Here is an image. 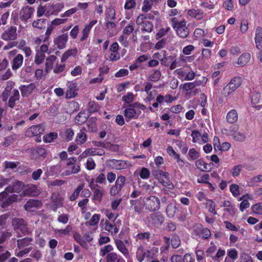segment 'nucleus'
<instances>
[{
    "mask_svg": "<svg viewBox=\"0 0 262 262\" xmlns=\"http://www.w3.org/2000/svg\"><path fill=\"white\" fill-rule=\"evenodd\" d=\"M15 85L14 81H8L1 95L3 102H5L8 107L12 109L15 107L20 99L19 91L14 88Z\"/></svg>",
    "mask_w": 262,
    "mask_h": 262,
    "instance_id": "obj_1",
    "label": "nucleus"
},
{
    "mask_svg": "<svg viewBox=\"0 0 262 262\" xmlns=\"http://www.w3.org/2000/svg\"><path fill=\"white\" fill-rule=\"evenodd\" d=\"M136 108L144 111L146 109V106L139 102L129 104L123 111V115L126 122L139 118L141 112L140 111H137L136 110Z\"/></svg>",
    "mask_w": 262,
    "mask_h": 262,
    "instance_id": "obj_2",
    "label": "nucleus"
},
{
    "mask_svg": "<svg viewBox=\"0 0 262 262\" xmlns=\"http://www.w3.org/2000/svg\"><path fill=\"white\" fill-rule=\"evenodd\" d=\"M242 78L240 76L234 77L225 86L222 91V95L227 97L235 92L242 84Z\"/></svg>",
    "mask_w": 262,
    "mask_h": 262,
    "instance_id": "obj_3",
    "label": "nucleus"
},
{
    "mask_svg": "<svg viewBox=\"0 0 262 262\" xmlns=\"http://www.w3.org/2000/svg\"><path fill=\"white\" fill-rule=\"evenodd\" d=\"M45 130V126L42 124L32 125L25 132V135L29 138L36 137L35 141L40 142L41 136Z\"/></svg>",
    "mask_w": 262,
    "mask_h": 262,
    "instance_id": "obj_4",
    "label": "nucleus"
},
{
    "mask_svg": "<svg viewBox=\"0 0 262 262\" xmlns=\"http://www.w3.org/2000/svg\"><path fill=\"white\" fill-rule=\"evenodd\" d=\"M144 206L149 211H158L160 208V200L156 196L149 195L143 198Z\"/></svg>",
    "mask_w": 262,
    "mask_h": 262,
    "instance_id": "obj_5",
    "label": "nucleus"
},
{
    "mask_svg": "<svg viewBox=\"0 0 262 262\" xmlns=\"http://www.w3.org/2000/svg\"><path fill=\"white\" fill-rule=\"evenodd\" d=\"M18 196L16 194L9 195L6 191L0 193V206L3 208H7L12 203L16 202Z\"/></svg>",
    "mask_w": 262,
    "mask_h": 262,
    "instance_id": "obj_6",
    "label": "nucleus"
},
{
    "mask_svg": "<svg viewBox=\"0 0 262 262\" xmlns=\"http://www.w3.org/2000/svg\"><path fill=\"white\" fill-rule=\"evenodd\" d=\"M137 25L141 26L142 32L150 33L153 31L154 26L151 22L146 20V16L144 14H140L137 18Z\"/></svg>",
    "mask_w": 262,
    "mask_h": 262,
    "instance_id": "obj_7",
    "label": "nucleus"
},
{
    "mask_svg": "<svg viewBox=\"0 0 262 262\" xmlns=\"http://www.w3.org/2000/svg\"><path fill=\"white\" fill-rule=\"evenodd\" d=\"M126 180L125 177L123 176H118L115 185L112 186L110 188V194L112 196L117 194L124 187Z\"/></svg>",
    "mask_w": 262,
    "mask_h": 262,
    "instance_id": "obj_8",
    "label": "nucleus"
},
{
    "mask_svg": "<svg viewBox=\"0 0 262 262\" xmlns=\"http://www.w3.org/2000/svg\"><path fill=\"white\" fill-rule=\"evenodd\" d=\"M17 36V28L13 26L8 27L1 35L2 39L5 41L15 40Z\"/></svg>",
    "mask_w": 262,
    "mask_h": 262,
    "instance_id": "obj_9",
    "label": "nucleus"
},
{
    "mask_svg": "<svg viewBox=\"0 0 262 262\" xmlns=\"http://www.w3.org/2000/svg\"><path fill=\"white\" fill-rule=\"evenodd\" d=\"M193 232L195 235L205 239H208L211 236L210 230L201 224L195 227Z\"/></svg>",
    "mask_w": 262,
    "mask_h": 262,
    "instance_id": "obj_10",
    "label": "nucleus"
},
{
    "mask_svg": "<svg viewBox=\"0 0 262 262\" xmlns=\"http://www.w3.org/2000/svg\"><path fill=\"white\" fill-rule=\"evenodd\" d=\"M24 186V185L22 182L15 180L14 182H12L11 183L5 188V190L8 193H19L21 191Z\"/></svg>",
    "mask_w": 262,
    "mask_h": 262,
    "instance_id": "obj_11",
    "label": "nucleus"
},
{
    "mask_svg": "<svg viewBox=\"0 0 262 262\" xmlns=\"http://www.w3.org/2000/svg\"><path fill=\"white\" fill-rule=\"evenodd\" d=\"M34 12V9L29 6H26L22 8L20 11V18L25 22L31 17Z\"/></svg>",
    "mask_w": 262,
    "mask_h": 262,
    "instance_id": "obj_12",
    "label": "nucleus"
},
{
    "mask_svg": "<svg viewBox=\"0 0 262 262\" xmlns=\"http://www.w3.org/2000/svg\"><path fill=\"white\" fill-rule=\"evenodd\" d=\"M186 23L187 21L185 20L183 23H182L174 29L177 35L180 38H185L189 34V30L186 27Z\"/></svg>",
    "mask_w": 262,
    "mask_h": 262,
    "instance_id": "obj_13",
    "label": "nucleus"
},
{
    "mask_svg": "<svg viewBox=\"0 0 262 262\" xmlns=\"http://www.w3.org/2000/svg\"><path fill=\"white\" fill-rule=\"evenodd\" d=\"M68 89L66 92V97L68 98H72L76 96L78 91L77 84L76 82H68L67 84Z\"/></svg>",
    "mask_w": 262,
    "mask_h": 262,
    "instance_id": "obj_14",
    "label": "nucleus"
},
{
    "mask_svg": "<svg viewBox=\"0 0 262 262\" xmlns=\"http://www.w3.org/2000/svg\"><path fill=\"white\" fill-rule=\"evenodd\" d=\"M21 96L23 97L29 96L36 89V85L34 83H31L28 85H21L19 88Z\"/></svg>",
    "mask_w": 262,
    "mask_h": 262,
    "instance_id": "obj_15",
    "label": "nucleus"
},
{
    "mask_svg": "<svg viewBox=\"0 0 262 262\" xmlns=\"http://www.w3.org/2000/svg\"><path fill=\"white\" fill-rule=\"evenodd\" d=\"M150 222L155 226H160L164 222L165 217L160 212L152 213L150 216Z\"/></svg>",
    "mask_w": 262,
    "mask_h": 262,
    "instance_id": "obj_16",
    "label": "nucleus"
},
{
    "mask_svg": "<svg viewBox=\"0 0 262 262\" xmlns=\"http://www.w3.org/2000/svg\"><path fill=\"white\" fill-rule=\"evenodd\" d=\"M253 107L257 110L262 108V96L259 93H254L251 96Z\"/></svg>",
    "mask_w": 262,
    "mask_h": 262,
    "instance_id": "obj_17",
    "label": "nucleus"
},
{
    "mask_svg": "<svg viewBox=\"0 0 262 262\" xmlns=\"http://www.w3.org/2000/svg\"><path fill=\"white\" fill-rule=\"evenodd\" d=\"M130 208L136 213H140L143 209V199L142 197L136 200H130L129 201Z\"/></svg>",
    "mask_w": 262,
    "mask_h": 262,
    "instance_id": "obj_18",
    "label": "nucleus"
},
{
    "mask_svg": "<svg viewBox=\"0 0 262 262\" xmlns=\"http://www.w3.org/2000/svg\"><path fill=\"white\" fill-rule=\"evenodd\" d=\"M162 52L163 53V56L159 53H156L154 54V57L158 59L160 61L161 64L162 66L164 67H168L170 62L168 60L170 59V60H172L173 57L171 56L167 57L166 55V51H163Z\"/></svg>",
    "mask_w": 262,
    "mask_h": 262,
    "instance_id": "obj_19",
    "label": "nucleus"
},
{
    "mask_svg": "<svg viewBox=\"0 0 262 262\" xmlns=\"http://www.w3.org/2000/svg\"><path fill=\"white\" fill-rule=\"evenodd\" d=\"M39 191L35 185H28L23 190L21 195L36 196L38 195Z\"/></svg>",
    "mask_w": 262,
    "mask_h": 262,
    "instance_id": "obj_20",
    "label": "nucleus"
},
{
    "mask_svg": "<svg viewBox=\"0 0 262 262\" xmlns=\"http://www.w3.org/2000/svg\"><path fill=\"white\" fill-rule=\"evenodd\" d=\"M68 39V35L67 34H62L58 36L54 40L55 45L57 46L59 49L65 48L66 43Z\"/></svg>",
    "mask_w": 262,
    "mask_h": 262,
    "instance_id": "obj_21",
    "label": "nucleus"
},
{
    "mask_svg": "<svg viewBox=\"0 0 262 262\" xmlns=\"http://www.w3.org/2000/svg\"><path fill=\"white\" fill-rule=\"evenodd\" d=\"M42 206V203L40 201L34 199H30L24 206V208L26 211H31L33 208H39Z\"/></svg>",
    "mask_w": 262,
    "mask_h": 262,
    "instance_id": "obj_22",
    "label": "nucleus"
},
{
    "mask_svg": "<svg viewBox=\"0 0 262 262\" xmlns=\"http://www.w3.org/2000/svg\"><path fill=\"white\" fill-rule=\"evenodd\" d=\"M151 237V233L149 231L139 232L134 236L137 242H149Z\"/></svg>",
    "mask_w": 262,
    "mask_h": 262,
    "instance_id": "obj_23",
    "label": "nucleus"
},
{
    "mask_svg": "<svg viewBox=\"0 0 262 262\" xmlns=\"http://www.w3.org/2000/svg\"><path fill=\"white\" fill-rule=\"evenodd\" d=\"M24 61V57L20 54H17L12 60V69L13 70L16 71L19 69L23 65Z\"/></svg>",
    "mask_w": 262,
    "mask_h": 262,
    "instance_id": "obj_24",
    "label": "nucleus"
},
{
    "mask_svg": "<svg viewBox=\"0 0 262 262\" xmlns=\"http://www.w3.org/2000/svg\"><path fill=\"white\" fill-rule=\"evenodd\" d=\"M251 59V55L249 53L245 52L238 57L236 62L240 67H244L247 65Z\"/></svg>",
    "mask_w": 262,
    "mask_h": 262,
    "instance_id": "obj_25",
    "label": "nucleus"
},
{
    "mask_svg": "<svg viewBox=\"0 0 262 262\" xmlns=\"http://www.w3.org/2000/svg\"><path fill=\"white\" fill-rule=\"evenodd\" d=\"M106 262H125L124 259L115 252H111L106 254Z\"/></svg>",
    "mask_w": 262,
    "mask_h": 262,
    "instance_id": "obj_26",
    "label": "nucleus"
},
{
    "mask_svg": "<svg viewBox=\"0 0 262 262\" xmlns=\"http://www.w3.org/2000/svg\"><path fill=\"white\" fill-rule=\"evenodd\" d=\"M255 42L257 49H262V28L258 27L256 29Z\"/></svg>",
    "mask_w": 262,
    "mask_h": 262,
    "instance_id": "obj_27",
    "label": "nucleus"
},
{
    "mask_svg": "<svg viewBox=\"0 0 262 262\" xmlns=\"http://www.w3.org/2000/svg\"><path fill=\"white\" fill-rule=\"evenodd\" d=\"M33 239L31 237H26L23 238L18 239L17 240V248L19 249H23L26 247L31 245Z\"/></svg>",
    "mask_w": 262,
    "mask_h": 262,
    "instance_id": "obj_28",
    "label": "nucleus"
},
{
    "mask_svg": "<svg viewBox=\"0 0 262 262\" xmlns=\"http://www.w3.org/2000/svg\"><path fill=\"white\" fill-rule=\"evenodd\" d=\"M115 243L117 249L121 252L124 256L127 257L129 255V252L123 242L121 239H116L115 240Z\"/></svg>",
    "mask_w": 262,
    "mask_h": 262,
    "instance_id": "obj_29",
    "label": "nucleus"
},
{
    "mask_svg": "<svg viewBox=\"0 0 262 262\" xmlns=\"http://www.w3.org/2000/svg\"><path fill=\"white\" fill-rule=\"evenodd\" d=\"M104 229L106 231L110 232L112 235L115 234L119 231V229L117 227L116 225L114 224V222L112 223L107 220H106L105 222Z\"/></svg>",
    "mask_w": 262,
    "mask_h": 262,
    "instance_id": "obj_30",
    "label": "nucleus"
},
{
    "mask_svg": "<svg viewBox=\"0 0 262 262\" xmlns=\"http://www.w3.org/2000/svg\"><path fill=\"white\" fill-rule=\"evenodd\" d=\"M187 14L198 20H201L204 17V13L201 9H189L187 12Z\"/></svg>",
    "mask_w": 262,
    "mask_h": 262,
    "instance_id": "obj_31",
    "label": "nucleus"
},
{
    "mask_svg": "<svg viewBox=\"0 0 262 262\" xmlns=\"http://www.w3.org/2000/svg\"><path fill=\"white\" fill-rule=\"evenodd\" d=\"M226 120L229 123H235L238 120V114L237 111L233 109L229 111L226 116Z\"/></svg>",
    "mask_w": 262,
    "mask_h": 262,
    "instance_id": "obj_32",
    "label": "nucleus"
},
{
    "mask_svg": "<svg viewBox=\"0 0 262 262\" xmlns=\"http://www.w3.org/2000/svg\"><path fill=\"white\" fill-rule=\"evenodd\" d=\"M60 135L65 141L69 142L72 140L74 135V132L72 128H69L61 132Z\"/></svg>",
    "mask_w": 262,
    "mask_h": 262,
    "instance_id": "obj_33",
    "label": "nucleus"
},
{
    "mask_svg": "<svg viewBox=\"0 0 262 262\" xmlns=\"http://www.w3.org/2000/svg\"><path fill=\"white\" fill-rule=\"evenodd\" d=\"M141 0H125L124 8L126 10L135 9L137 5H140Z\"/></svg>",
    "mask_w": 262,
    "mask_h": 262,
    "instance_id": "obj_34",
    "label": "nucleus"
},
{
    "mask_svg": "<svg viewBox=\"0 0 262 262\" xmlns=\"http://www.w3.org/2000/svg\"><path fill=\"white\" fill-rule=\"evenodd\" d=\"M88 119V116L84 112H80L76 116L75 123L77 124L81 125L84 123Z\"/></svg>",
    "mask_w": 262,
    "mask_h": 262,
    "instance_id": "obj_35",
    "label": "nucleus"
},
{
    "mask_svg": "<svg viewBox=\"0 0 262 262\" xmlns=\"http://www.w3.org/2000/svg\"><path fill=\"white\" fill-rule=\"evenodd\" d=\"M31 152L34 155H37L38 157L45 158L47 155V152L45 148L37 146L31 149Z\"/></svg>",
    "mask_w": 262,
    "mask_h": 262,
    "instance_id": "obj_36",
    "label": "nucleus"
},
{
    "mask_svg": "<svg viewBox=\"0 0 262 262\" xmlns=\"http://www.w3.org/2000/svg\"><path fill=\"white\" fill-rule=\"evenodd\" d=\"M64 5L62 3H56L55 4H52L50 6V10L47 12L51 14H56L61 11L63 8Z\"/></svg>",
    "mask_w": 262,
    "mask_h": 262,
    "instance_id": "obj_37",
    "label": "nucleus"
},
{
    "mask_svg": "<svg viewBox=\"0 0 262 262\" xmlns=\"http://www.w3.org/2000/svg\"><path fill=\"white\" fill-rule=\"evenodd\" d=\"M97 118L91 117L87 123L88 129L90 132L94 133L97 130V126L96 124Z\"/></svg>",
    "mask_w": 262,
    "mask_h": 262,
    "instance_id": "obj_38",
    "label": "nucleus"
},
{
    "mask_svg": "<svg viewBox=\"0 0 262 262\" xmlns=\"http://www.w3.org/2000/svg\"><path fill=\"white\" fill-rule=\"evenodd\" d=\"M100 108V105L95 101H91L88 103V110L90 114L98 112Z\"/></svg>",
    "mask_w": 262,
    "mask_h": 262,
    "instance_id": "obj_39",
    "label": "nucleus"
},
{
    "mask_svg": "<svg viewBox=\"0 0 262 262\" xmlns=\"http://www.w3.org/2000/svg\"><path fill=\"white\" fill-rule=\"evenodd\" d=\"M152 174L159 181L163 178H166L169 177V173L161 169H155L152 171Z\"/></svg>",
    "mask_w": 262,
    "mask_h": 262,
    "instance_id": "obj_40",
    "label": "nucleus"
},
{
    "mask_svg": "<svg viewBox=\"0 0 262 262\" xmlns=\"http://www.w3.org/2000/svg\"><path fill=\"white\" fill-rule=\"evenodd\" d=\"M93 190V200L95 203H100L102 201L103 195V192L99 189H94Z\"/></svg>",
    "mask_w": 262,
    "mask_h": 262,
    "instance_id": "obj_41",
    "label": "nucleus"
},
{
    "mask_svg": "<svg viewBox=\"0 0 262 262\" xmlns=\"http://www.w3.org/2000/svg\"><path fill=\"white\" fill-rule=\"evenodd\" d=\"M58 134L56 132H51L43 136V141L45 143H51L56 139Z\"/></svg>",
    "mask_w": 262,
    "mask_h": 262,
    "instance_id": "obj_42",
    "label": "nucleus"
},
{
    "mask_svg": "<svg viewBox=\"0 0 262 262\" xmlns=\"http://www.w3.org/2000/svg\"><path fill=\"white\" fill-rule=\"evenodd\" d=\"M196 168L203 172H207V163L203 159L197 160L195 163Z\"/></svg>",
    "mask_w": 262,
    "mask_h": 262,
    "instance_id": "obj_43",
    "label": "nucleus"
},
{
    "mask_svg": "<svg viewBox=\"0 0 262 262\" xmlns=\"http://www.w3.org/2000/svg\"><path fill=\"white\" fill-rule=\"evenodd\" d=\"M104 151L102 150H100L99 151H98L96 149L94 148H89L85 150L83 152L82 155L84 156H95L99 155L101 156L104 154Z\"/></svg>",
    "mask_w": 262,
    "mask_h": 262,
    "instance_id": "obj_44",
    "label": "nucleus"
},
{
    "mask_svg": "<svg viewBox=\"0 0 262 262\" xmlns=\"http://www.w3.org/2000/svg\"><path fill=\"white\" fill-rule=\"evenodd\" d=\"M146 252L144 250V248L142 246H140L138 248L137 252H136V257L137 259L139 262H142L143 261L145 257Z\"/></svg>",
    "mask_w": 262,
    "mask_h": 262,
    "instance_id": "obj_45",
    "label": "nucleus"
},
{
    "mask_svg": "<svg viewBox=\"0 0 262 262\" xmlns=\"http://www.w3.org/2000/svg\"><path fill=\"white\" fill-rule=\"evenodd\" d=\"M161 77V72L160 70H154L149 76V80L153 82L159 81Z\"/></svg>",
    "mask_w": 262,
    "mask_h": 262,
    "instance_id": "obj_46",
    "label": "nucleus"
},
{
    "mask_svg": "<svg viewBox=\"0 0 262 262\" xmlns=\"http://www.w3.org/2000/svg\"><path fill=\"white\" fill-rule=\"evenodd\" d=\"M73 237L75 241H76L77 243H78L83 248H86L88 246V244L84 240L82 236L77 232H76L74 235Z\"/></svg>",
    "mask_w": 262,
    "mask_h": 262,
    "instance_id": "obj_47",
    "label": "nucleus"
},
{
    "mask_svg": "<svg viewBox=\"0 0 262 262\" xmlns=\"http://www.w3.org/2000/svg\"><path fill=\"white\" fill-rule=\"evenodd\" d=\"M206 207L208 209V211L214 215L217 214L215 210L216 204L212 200H207Z\"/></svg>",
    "mask_w": 262,
    "mask_h": 262,
    "instance_id": "obj_48",
    "label": "nucleus"
},
{
    "mask_svg": "<svg viewBox=\"0 0 262 262\" xmlns=\"http://www.w3.org/2000/svg\"><path fill=\"white\" fill-rule=\"evenodd\" d=\"M86 134L82 131V129H81L80 133L77 135L76 139V142L79 144H82L86 142Z\"/></svg>",
    "mask_w": 262,
    "mask_h": 262,
    "instance_id": "obj_49",
    "label": "nucleus"
},
{
    "mask_svg": "<svg viewBox=\"0 0 262 262\" xmlns=\"http://www.w3.org/2000/svg\"><path fill=\"white\" fill-rule=\"evenodd\" d=\"M25 223L24 220L23 219L15 218L13 219L12 221V225L15 231H18V228H20Z\"/></svg>",
    "mask_w": 262,
    "mask_h": 262,
    "instance_id": "obj_50",
    "label": "nucleus"
},
{
    "mask_svg": "<svg viewBox=\"0 0 262 262\" xmlns=\"http://www.w3.org/2000/svg\"><path fill=\"white\" fill-rule=\"evenodd\" d=\"M134 100L135 96L132 92H128L122 97V101L129 104L133 103Z\"/></svg>",
    "mask_w": 262,
    "mask_h": 262,
    "instance_id": "obj_51",
    "label": "nucleus"
},
{
    "mask_svg": "<svg viewBox=\"0 0 262 262\" xmlns=\"http://www.w3.org/2000/svg\"><path fill=\"white\" fill-rule=\"evenodd\" d=\"M170 31V28L169 27H166V28H161L157 33L156 35V39L159 40L163 36H164L168 32Z\"/></svg>",
    "mask_w": 262,
    "mask_h": 262,
    "instance_id": "obj_52",
    "label": "nucleus"
},
{
    "mask_svg": "<svg viewBox=\"0 0 262 262\" xmlns=\"http://www.w3.org/2000/svg\"><path fill=\"white\" fill-rule=\"evenodd\" d=\"M45 55L43 53L37 51L35 56L34 62L36 64L39 65L43 62L45 58Z\"/></svg>",
    "mask_w": 262,
    "mask_h": 262,
    "instance_id": "obj_53",
    "label": "nucleus"
},
{
    "mask_svg": "<svg viewBox=\"0 0 262 262\" xmlns=\"http://www.w3.org/2000/svg\"><path fill=\"white\" fill-rule=\"evenodd\" d=\"M188 156L189 160H194L200 157V154L195 148H192L189 150Z\"/></svg>",
    "mask_w": 262,
    "mask_h": 262,
    "instance_id": "obj_54",
    "label": "nucleus"
},
{
    "mask_svg": "<svg viewBox=\"0 0 262 262\" xmlns=\"http://www.w3.org/2000/svg\"><path fill=\"white\" fill-rule=\"evenodd\" d=\"M166 212L168 217H172L176 213V207L172 204L167 205L166 209Z\"/></svg>",
    "mask_w": 262,
    "mask_h": 262,
    "instance_id": "obj_55",
    "label": "nucleus"
},
{
    "mask_svg": "<svg viewBox=\"0 0 262 262\" xmlns=\"http://www.w3.org/2000/svg\"><path fill=\"white\" fill-rule=\"evenodd\" d=\"M83 185H80L78 186L75 190L74 192L72 194V195L70 196V200L71 201H75L78 198L80 191L83 189Z\"/></svg>",
    "mask_w": 262,
    "mask_h": 262,
    "instance_id": "obj_56",
    "label": "nucleus"
},
{
    "mask_svg": "<svg viewBox=\"0 0 262 262\" xmlns=\"http://www.w3.org/2000/svg\"><path fill=\"white\" fill-rule=\"evenodd\" d=\"M46 20L45 19L40 18L36 20H34L32 23V26L34 28L38 29H42L45 28Z\"/></svg>",
    "mask_w": 262,
    "mask_h": 262,
    "instance_id": "obj_57",
    "label": "nucleus"
},
{
    "mask_svg": "<svg viewBox=\"0 0 262 262\" xmlns=\"http://www.w3.org/2000/svg\"><path fill=\"white\" fill-rule=\"evenodd\" d=\"M159 182L168 189H172L174 188L173 184L169 180V177L162 179Z\"/></svg>",
    "mask_w": 262,
    "mask_h": 262,
    "instance_id": "obj_58",
    "label": "nucleus"
},
{
    "mask_svg": "<svg viewBox=\"0 0 262 262\" xmlns=\"http://www.w3.org/2000/svg\"><path fill=\"white\" fill-rule=\"evenodd\" d=\"M114 250L113 246L111 245H107L105 246L103 248L100 249V255L101 256H104L106 255L107 254L109 253H111V252Z\"/></svg>",
    "mask_w": 262,
    "mask_h": 262,
    "instance_id": "obj_59",
    "label": "nucleus"
},
{
    "mask_svg": "<svg viewBox=\"0 0 262 262\" xmlns=\"http://www.w3.org/2000/svg\"><path fill=\"white\" fill-rule=\"evenodd\" d=\"M181 244V241L179 237L174 234L172 236V238L171 239V246L173 248L176 249L178 248Z\"/></svg>",
    "mask_w": 262,
    "mask_h": 262,
    "instance_id": "obj_60",
    "label": "nucleus"
},
{
    "mask_svg": "<svg viewBox=\"0 0 262 262\" xmlns=\"http://www.w3.org/2000/svg\"><path fill=\"white\" fill-rule=\"evenodd\" d=\"M244 166L242 165H238L234 166L231 170V173L233 177L238 176Z\"/></svg>",
    "mask_w": 262,
    "mask_h": 262,
    "instance_id": "obj_61",
    "label": "nucleus"
},
{
    "mask_svg": "<svg viewBox=\"0 0 262 262\" xmlns=\"http://www.w3.org/2000/svg\"><path fill=\"white\" fill-rule=\"evenodd\" d=\"M100 215L99 214H94L91 219L86 223L90 226H95L97 225L100 220Z\"/></svg>",
    "mask_w": 262,
    "mask_h": 262,
    "instance_id": "obj_62",
    "label": "nucleus"
},
{
    "mask_svg": "<svg viewBox=\"0 0 262 262\" xmlns=\"http://www.w3.org/2000/svg\"><path fill=\"white\" fill-rule=\"evenodd\" d=\"M104 214L109 219V220L112 222H114L118 216V215H115V214L109 209L104 210Z\"/></svg>",
    "mask_w": 262,
    "mask_h": 262,
    "instance_id": "obj_63",
    "label": "nucleus"
},
{
    "mask_svg": "<svg viewBox=\"0 0 262 262\" xmlns=\"http://www.w3.org/2000/svg\"><path fill=\"white\" fill-rule=\"evenodd\" d=\"M152 3L150 0H144L142 11L144 12H147L152 7Z\"/></svg>",
    "mask_w": 262,
    "mask_h": 262,
    "instance_id": "obj_64",
    "label": "nucleus"
}]
</instances>
